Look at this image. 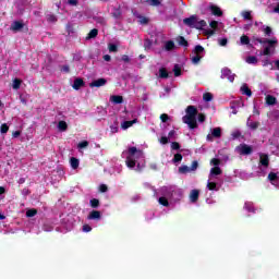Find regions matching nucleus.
I'll list each match as a JSON object with an SVG mask.
<instances>
[{
    "label": "nucleus",
    "mask_w": 279,
    "mask_h": 279,
    "mask_svg": "<svg viewBox=\"0 0 279 279\" xmlns=\"http://www.w3.org/2000/svg\"><path fill=\"white\" fill-rule=\"evenodd\" d=\"M186 114L182 118L183 123L189 125L190 130H196L197 128V107L191 105L185 110Z\"/></svg>",
    "instance_id": "obj_1"
},
{
    "label": "nucleus",
    "mask_w": 279,
    "mask_h": 279,
    "mask_svg": "<svg viewBox=\"0 0 279 279\" xmlns=\"http://www.w3.org/2000/svg\"><path fill=\"white\" fill-rule=\"evenodd\" d=\"M128 154L129 155L125 160L126 167H129V169H134V167H136V159L134 158V156L136 158H140V156H143V151L136 148V146H132L129 147Z\"/></svg>",
    "instance_id": "obj_2"
},
{
    "label": "nucleus",
    "mask_w": 279,
    "mask_h": 279,
    "mask_svg": "<svg viewBox=\"0 0 279 279\" xmlns=\"http://www.w3.org/2000/svg\"><path fill=\"white\" fill-rule=\"evenodd\" d=\"M184 25L187 27H192L194 29H204L206 27V21L199 20L197 15H191L190 17H185L183 20Z\"/></svg>",
    "instance_id": "obj_3"
},
{
    "label": "nucleus",
    "mask_w": 279,
    "mask_h": 279,
    "mask_svg": "<svg viewBox=\"0 0 279 279\" xmlns=\"http://www.w3.org/2000/svg\"><path fill=\"white\" fill-rule=\"evenodd\" d=\"M278 45V38L274 37L272 39H265L264 45L262 46L264 50L260 52V56H271L276 53V47Z\"/></svg>",
    "instance_id": "obj_4"
},
{
    "label": "nucleus",
    "mask_w": 279,
    "mask_h": 279,
    "mask_svg": "<svg viewBox=\"0 0 279 279\" xmlns=\"http://www.w3.org/2000/svg\"><path fill=\"white\" fill-rule=\"evenodd\" d=\"M193 53L195 54L194 57H192V62L194 64H199L201 60H202V53H204V47L202 45H197L195 46Z\"/></svg>",
    "instance_id": "obj_5"
},
{
    "label": "nucleus",
    "mask_w": 279,
    "mask_h": 279,
    "mask_svg": "<svg viewBox=\"0 0 279 279\" xmlns=\"http://www.w3.org/2000/svg\"><path fill=\"white\" fill-rule=\"evenodd\" d=\"M236 151L240 156H250L254 151V148L247 144H240L236 146Z\"/></svg>",
    "instance_id": "obj_6"
},
{
    "label": "nucleus",
    "mask_w": 279,
    "mask_h": 279,
    "mask_svg": "<svg viewBox=\"0 0 279 279\" xmlns=\"http://www.w3.org/2000/svg\"><path fill=\"white\" fill-rule=\"evenodd\" d=\"M221 80H228L229 82H234V74L232 73V70L228 68H223L221 70Z\"/></svg>",
    "instance_id": "obj_7"
},
{
    "label": "nucleus",
    "mask_w": 279,
    "mask_h": 279,
    "mask_svg": "<svg viewBox=\"0 0 279 279\" xmlns=\"http://www.w3.org/2000/svg\"><path fill=\"white\" fill-rule=\"evenodd\" d=\"M106 84H108V80L106 78H98L93 81L89 86L90 88H101V86H106Z\"/></svg>",
    "instance_id": "obj_8"
},
{
    "label": "nucleus",
    "mask_w": 279,
    "mask_h": 279,
    "mask_svg": "<svg viewBox=\"0 0 279 279\" xmlns=\"http://www.w3.org/2000/svg\"><path fill=\"white\" fill-rule=\"evenodd\" d=\"M23 27H25V24L21 21H14L11 26L10 29L11 32H21L23 29Z\"/></svg>",
    "instance_id": "obj_9"
},
{
    "label": "nucleus",
    "mask_w": 279,
    "mask_h": 279,
    "mask_svg": "<svg viewBox=\"0 0 279 279\" xmlns=\"http://www.w3.org/2000/svg\"><path fill=\"white\" fill-rule=\"evenodd\" d=\"M209 10L214 16H223V11H221V8H219L215 4H211L209 7Z\"/></svg>",
    "instance_id": "obj_10"
},
{
    "label": "nucleus",
    "mask_w": 279,
    "mask_h": 279,
    "mask_svg": "<svg viewBox=\"0 0 279 279\" xmlns=\"http://www.w3.org/2000/svg\"><path fill=\"white\" fill-rule=\"evenodd\" d=\"M86 83H84L83 78H75L72 85L74 90H80V88L84 87Z\"/></svg>",
    "instance_id": "obj_11"
},
{
    "label": "nucleus",
    "mask_w": 279,
    "mask_h": 279,
    "mask_svg": "<svg viewBox=\"0 0 279 279\" xmlns=\"http://www.w3.org/2000/svg\"><path fill=\"white\" fill-rule=\"evenodd\" d=\"M259 163L262 167H269V156L267 154H260Z\"/></svg>",
    "instance_id": "obj_12"
},
{
    "label": "nucleus",
    "mask_w": 279,
    "mask_h": 279,
    "mask_svg": "<svg viewBox=\"0 0 279 279\" xmlns=\"http://www.w3.org/2000/svg\"><path fill=\"white\" fill-rule=\"evenodd\" d=\"M87 219H89V220H99V219H101V211L92 210L89 213V215L87 216Z\"/></svg>",
    "instance_id": "obj_13"
},
{
    "label": "nucleus",
    "mask_w": 279,
    "mask_h": 279,
    "mask_svg": "<svg viewBox=\"0 0 279 279\" xmlns=\"http://www.w3.org/2000/svg\"><path fill=\"white\" fill-rule=\"evenodd\" d=\"M199 199V190H192L190 193V202L195 204Z\"/></svg>",
    "instance_id": "obj_14"
},
{
    "label": "nucleus",
    "mask_w": 279,
    "mask_h": 279,
    "mask_svg": "<svg viewBox=\"0 0 279 279\" xmlns=\"http://www.w3.org/2000/svg\"><path fill=\"white\" fill-rule=\"evenodd\" d=\"M175 49V43L173 40H168L165 43L163 50L165 51H173Z\"/></svg>",
    "instance_id": "obj_15"
},
{
    "label": "nucleus",
    "mask_w": 279,
    "mask_h": 279,
    "mask_svg": "<svg viewBox=\"0 0 279 279\" xmlns=\"http://www.w3.org/2000/svg\"><path fill=\"white\" fill-rule=\"evenodd\" d=\"M96 36H99V29L93 28L86 36L85 40H93Z\"/></svg>",
    "instance_id": "obj_16"
},
{
    "label": "nucleus",
    "mask_w": 279,
    "mask_h": 279,
    "mask_svg": "<svg viewBox=\"0 0 279 279\" xmlns=\"http://www.w3.org/2000/svg\"><path fill=\"white\" fill-rule=\"evenodd\" d=\"M159 78L160 80H169V72L167 71V68L159 69Z\"/></svg>",
    "instance_id": "obj_17"
},
{
    "label": "nucleus",
    "mask_w": 279,
    "mask_h": 279,
    "mask_svg": "<svg viewBox=\"0 0 279 279\" xmlns=\"http://www.w3.org/2000/svg\"><path fill=\"white\" fill-rule=\"evenodd\" d=\"M58 129L60 130V132H66V130H69V124H66V121L61 120L58 123Z\"/></svg>",
    "instance_id": "obj_18"
},
{
    "label": "nucleus",
    "mask_w": 279,
    "mask_h": 279,
    "mask_svg": "<svg viewBox=\"0 0 279 279\" xmlns=\"http://www.w3.org/2000/svg\"><path fill=\"white\" fill-rule=\"evenodd\" d=\"M277 99L272 95L266 96V104L267 106H276Z\"/></svg>",
    "instance_id": "obj_19"
},
{
    "label": "nucleus",
    "mask_w": 279,
    "mask_h": 279,
    "mask_svg": "<svg viewBox=\"0 0 279 279\" xmlns=\"http://www.w3.org/2000/svg\"><path fill=\"white\" fill-rule=\"evenodd\" d=\"M136 121H137L136 119L131 120V121H124L121 124L122 130H128L129 128H132V125H134V123H136Z\"/></svg>",
    "instance_id": "obj_20"
},
{
    "label": "nucleus",
    "mask_w": 279,
    "mask_h": 279,
    "mask_svg": "<svg viewBox=\"0 0 279 279\" xmlns=\"http://www.w3.org/2000/svg\"><path fill=\"white\" fill-rule=\"evenodd\" d=\"M246 125L251 130H258V128H260V122H250V118H248L247 122H246Z\"/></svg>",
    "instance_id": "obj_21"
},
{
    "label": "nucleus",
    "mask_w": 279,
    "mask_h": 279,
    "mask_svg": "<svg viewBox=\"0 0 279 279\" xmlns=\"http://www.w3.org/2000/svg\"><path fill=\"white\" fill-rule=\"evenodd\" d=\"M177 43H179L180 47H189V41L186 38H184V36H179L177 38Z\"/></svg>",
    "instance_id": "obj_22"
},
{
    "label": "nucleus",
    "mask_w": 279,
    "mask_h": 279,
    "mask_svg": "<svg viewBox=\"0 0 279 279\" xmlns=\"http://www.w3.org/2000/svg\"><path fill=\"white\" fill-rule=\"evenodd\" d=\"M241 45H248L250 47H254L252 44H250V37L247 35H242L240 37Z\"/></svg>",
    "instance_id": "obj_23"
},
{
    "label": "nucleus",
    "mask_w": 279,
    "mask_h": 279,
    "mask_svg": "<svg viewBox=\"0 0 279 279\" xmlns=\"http://www.w3.org/2000/svg\"><path fill=\"white\" fill-rule=\"evenodd\" d=\"M172 71L174 73V77H180V75H182V68L180 64H174Z\"/></svg>",
    "instance_id": "obj_24"
},
{
    "label": "nucleus",
    "mask_w": 279,
    "mask_h": 279,
    "mask_svg": "<svg viewBox=\"0 0 279 279\" xmlns=\"http://www.w3.org/2000/svg\"><path fill=\"white\" fill-rule=\"evenodd\" d=\"M70 165H71L72 169H78V167H80V159H77L75 157H72L70 159Z\"/></svg>",
    "instance_id": "obj_25"
},
{
    "label": "nucleus",
    "mask_w": 279,
    "mask_h": 279,
    "mask_svg": "<svg viewBox=\"0 0 279 279\" xmlns=\"http://www.w3.org/2000/svg\"><path fill=\"white\" fill-rule=\"evenodd\" d=\"M242 94L246 95V97H252V89L247 85L241 87Z\"/></svg>",
    "instance_id": "obj_26"
},
{
    "label": "nucleus",
    "mask_w": 279,
    "mask_h": 279,
    "mask_svg": "<svg viewBox=\"0 0 279 279\" xmlns=\"http://www.w3.org/2000/svg\"><path fill=\"white\" fill-rule=\"evenodd\" d=\"M110 99L113 104H122L123 102V96L113 95V96H111Z\"/></svg>",
    "instance_id": "obj_27"
},
{
    "label": "nucleus",
    "mask_w": 279,
    "mask_h": 279,
    "mask_svg": "<svg viewBox=\"0 0 279 279\" xmlns=\"http://www.w3.org/2000/svg\"><path fill=\"white\" fill-rule=\"evenodd\" d=\"M214 138H221V128H215L211 132Z\"/></svg>",
    "instance_id": "obj_28"
},
{
    "label": "nucleus",
    "mask_w": 279,
    "mask_h": 279,
    "mask_svg": "<svg viewBox=\"0 0 279 279\" xmlns=\"http://www.w3.org/2000/svg\"><path fill=\"white\" fill-rule=\"evenodd\" d=\"M222 171L219 167H214L210 169V175H221Z\"/></svg>",
    "instance_id": "obj_29"
},
{
    "label": "nucleus",
    "mask_w": 279,
    "mask_h": 279,
    "mask_svg": "<svg viewBox=\"0 0 279 279\" xmlns=\"http://www.w3.org/2000/svg\"><path fill=\"white\" fill-rule=\"evenodd\" d=\"M246 62L247 64H257L258 63V58L254 57V56H250L246 58Z\"/></svg>",
    "instance_id": "obj_30"
},
{
    "label": "nucleus",
    "mask_w": 279,
    "mask_h": 279,
    "mask_svg": "<svg viewBox=\"0 0 279 279\" xmlns=\"http://www.w3.org/2000/svg\"><path fill=\"white\" fill-rule=\"evenodd\" d=\"M21 83H22L21 78H14L12 88L14 90H19V88H21Z\"/></svg>",
    "instance_id": "obj_31"
},
{
    "label": "nucleus",
    "mask_w": 279,
    "mask_h": 279,
    "mask_svg": "<svg viewBox=\"0 0 279 279\" xmlns=\"http://www.w3.org/2000/svg\"><path fill=\"white\" fill-rule=\"evenodd\" d=\"M137 19H140L138 23L141 25H148L149 24V19H147L146 16L138 15Z\"/></svg>",
    "instance_id": "obj_32"
},
{
    "label": "nucleus",
    "mask_w": 279,
    "mask_h": 279,
    "mask_svg": "<svg viewBox=\"0 0 279 279\" xmlns=\"http://www.w3.org/2000/svg\"><path fill=\"white\" fill-rule=\"evenodd\" d=\"M99 199L98 198H92L89 201V206H92V208H99Z\"/></svg>",
    "instance_id": "obj_33"
},
{
    "label": "nucleus",
    "mask_w": 279,
    "mask_h": 279,
    "mask_svg": "<svg viewBox=\"0 0 279 279\" xmlns=\"http://www.w3.org/2000/svg\"><path fill=\"white\" fill-rule=\"evenodd\" d=\"M182 154H180V153H177L175 155H174V157H173V159H172V162L174 163V165H178V162H182Z\"/></svg>",
    "instance_id": "obj_34"
},
{
    "label": "nucleus",
    "mask_w": 279,
    "mask_h": 279,
    "mask_svg": "<svg viewBox=\"0 0 279 279\" xmlns=\"http://www.w3.org/2000/svg\"><path fill=\"white\" fill-rule=\"evenodd\" d=\"M242 16L244 21H252V11H243Z\"/></svg>",
    "instance_id": "obj_35"
},
{
    "label": "nucleus",
    "mask_w": 279,
    "mask_h": 279,
    "mask_svg": "<svg viewBox=\"0 0 279 279\" xmlns=\"http://www.w3.org/2000/svg\"><path fill=\"white\" fill-rule=\"evenodd\" d=\"M9 131H10V126L8 125V123L1 124L0 126L1 134H8Z\"/></svg>",
    "instance_id": "obj_36"
},
{
    "label": "nucleus",
    "mask_w": 279,
    "mask_h": 279,
    "mask_svg": "<svg viewBox=\"0 0 279 279\" xmlns=\"http://www.w3.org/2000/svg\"><path fill=\"white\" fill-rule=\"evenodd\" d=\"M263 32L265 34V36H271V34H274V31L271 29V26H264Z\"/></svg>",
    "instance_id": "obj_37"
},
{
    "label": "nucleus",
    "mask_w": 279,
    "mask_h": 279,
    "mask_svg": "<svg viewBox=\"0 0 279 279\" xmlns=\"http://www.w3.org/2000/svg\"><path fill=\"white\" fill-rule=\"evenodd\" d=\"M159 204L161 205V206H166V207H169V201L167 199V197H165V196H161V197H159Z\"/></svg>",
    "instance_id": "obj_38"
},
{
    "label": "nucleus",
    "mask_w": 279,
    "mask_h": 279,
    "mask_svg": "<svg viewBox=\"0 0 279 279\" xmlns=\"http://www.w3.org/2000/svg\"><path fill=\"white\" fill-rule=\"evenodd\" d=\"M208 191H218L216 182H208L207 183Z\"/></svg>",
    "instance_id": "obj_39"
},
{
    "label": "nucleus",
    "mask_w": 279,
    "mask_h": 279,
    "mask_svg": "<svg viewBox=\"0 0 279 279\" xmlns=\"http://www.w3.org/2000/svg\"><path fill=\"white\" fill-rule=\"evenodd\" d=\"M36 215H38V210L36 209H28L26 211V217H36Z\"/></svg>",
    "instance_id": "obj_40"
},
{
    "label": "nucleus",
    "mask_w": 279,
    "mask_h": 279,
    "mask_svg": "<svg viewBox=\"0 0 279 279\" xmlns=\"http://www.w3.org/2000/svg\"><path fill=\"white\" fill-rule=\"evenodd\" d=\"M58 21V17H56L54 14H48L47 15V22L48 23H56Z\"/></svg>",
    "instance_id": "obj_41"
},
{
    "label": "nucleus",
    "mask_w": 279,
    "mask_h": 279,
    "mask_svg": "<svg viewBox=\"0 0 279 279\" xmlns=\"http://www.w3.org/2000/svg\"><path fill=\"white\" fill-rule=\"evenodd\" d=\"M109 51L111 53H117L119 51V47L117 45H114V44H110L109 45Z\"/></svg>",
    "instance_id": "obj_42"
},
{
    "label": "nucleus",
    "mask_w": 279,
    "mask_h": 279,
    "mask_svg": "<svg viewBox=\"0 0 279 279\" xmlns=\"http://www.w3.org/2000/svg\"><path fill=\"white\" fill-rule=\"evenodd\" d=\"M268 180H270V182H276L278 180V174H276V172H270L268 174Z\"/></svg>",
    "instance_id": "obj_43"
},
{
    "label": "nucleus",
    "mask_w": 279,
    "mask_h": 279,
    "mask_svg": "<svg viewBox=\"0 0 279 279\" xmlns=\"http://www.w3.org/2000/svg\"><path fill=\"white\" fill-rule=\"evenodd\" d=\"M210 165H213L214 167H219V165H221V159L219 158H213L210 160Z\"/></svg>",
    "instance_id": "obj_44"
},
{
    "label": "nucleus",
    "mask_w": 279,
    "mask_h": 279,
    "mask_svg": "<svg viewBox=\"0 0 279 279\" xmlns=\"http://www.w3.org/2000/svg\"><path fill=\"white\" fill-rule=\"evenodd\" d=\"M189 171H191V168H189V166H181L179 168V173H189Z\"/></svg>",
    "instance_id": "obj_45"
},
{
    "label": "nucleus",
    "mask_w": 279,
    "mask_h": 279,
    "mask_svg": "<svg viewBox=\"0 0 279 279\" xmlns=\"http://www.w3.org/2000/svg\"><path fill=\"white\" fill-rule=\"evenodd\" d=\"M203 99H204V101H206V102L210 101V100L213 99V94H211V93H205V94L203 95Z\"/></svg>",
    "instance_id": "obj_46"
},
{
    "label": "nucleus",
    "mask_w": 279,
    "mask_h": 279,
    "mask_svg": "<svg viewBox=\"0 0 279 279\" xmlns=\"http://www.w3.org/2000/svg\"><path fill=\"white\" fill-rule=\"evenodd\" d=\"M146 3H149V5L158 7L160 5V0H146Z\"/></svg>",
    "instance_id": "obj_47"
},
{
    "label": "nucleus",
    "mask_w": 279,
    "mask_h": 279,
    "mask_svg": "<svg viewBox=\"0 0 279 279\" xmlns=\"http://www.w3.org/2000/svg\"><path fill=\"white\" fill-rule=\"evenodd\" d=\"M197 167H199V163L197 162V160H194L190 167V170L197 171Z\"/></svg>",
    "instance_id": "obj_48"
},
{
    "label": "nucleus",
    "mask_w": 279,
    "mask_h": 279,
    "mask_svg": "<svg viewBox=\"0 0 279 279\" xmlns=\"http://www.w3.org/2000/svg\"><path fill=\"white\" fill-rule=\"evenodd\" d=\"M253 43H258L259 45H265V39L259 38V37H253Z\"/></svg>",
    "instance_id": "obj_49"
},
{
    "label": "nucleus",
    "mask_w": 279,
    "mask_h": 279,
    "mask_svg": "<svg viewBox=\"0 0 279 279\" xmlns=\"http://www.w3.org/2000/svg\"><path fill=\"white\" fill-rule=\"evenodd\" d=\"M160 121H161L162 123H167V122L169 121V114L162 113V114L160 116Z\"/></svg>",
    "instance_id": "obj_50"
},
{
    "label": "nucleus",
    "mask_w": 279,
    "mask_h": 279,
    "mask_svg": "<svg viewBox=\"0 0 279 279\" xmlns=\"http://www.w3.org/2000/svg\"><path fill=\"white\" fill-rule=\"evenodd\" d=\"M85 147H88V141H83L78 143L80 149H85Z\"/></svg>",
    "instance_id": "obj_51"
},
{
    "label": "nucleus",
    "mask_w": 279,
    "mask_h": 279,
    "mask_svg": "<svg viewBox=\"0 0 279 279\" xmlns=\"http://www.w3.org/2000/svg\"><path fill=\"white\" fill-rule=\"evenodd\" d=\"M99 192H100V193H108V185H106V184H100V185H99Z\"/></svg>",
    "instance_id": "obj_52"
},
{
    "label": "nucleus",
    "mask_w": 279,
    "mask_h": 279,
    "mask_svg": "<svg viewBox=\"0 0 279 279\" xmlns=\"http://www.w3.org/2000/svg\"><path fill=\"white\" fill-rule=\"evenodd\" d=\"M171 149H173V150L180 149V143H178V142H172V143H171Z\"/></svg>",
    "instance_id": "obj_53"
},
{
    "label": "nucleus",
    "mask_w": 279,
    "mask_h": 279,
    "mask_svg": "<svg viewBox=\"0 0 279 279\" xmlns=\"http://www.w3.org/2000/svg\"><path fill=\"white\" fill-rule=\"evenodd\" d=\"M197 119L199 123H204V121H206V116L204 113H198Z\"/></svg>",
    "instance_id": "obj_54"
},
{
    "label": "nucleus",
    "mask_w": 279,
    "mask_h": 279,
    "mask_svg": "<svg viewBox=\"0 0 279 279\" xmlns=\"http://www.w3.org/2000/svg\"><path fill=\"white\" fill-rule=\"evenodd\" d=\"M159 143H161V145H167V144L169 143V137L162 136V137L159 140Z\"/></svg>",
    "instance_id": "obj_55"
},
{
    "label": "nucleus",
    "mask_w": 279,
    "mask_h": 279,
    "mask_svg": "<svg viewBox=\"0 0 279 279\" xmlns=\"http://www.w3.org/2000/svg\"><path fill=\"white\" fill-rule=\"evenodd\" d=\"M209 25H210V28H211V29H217V27L219 26V22H217V21H211V22L209 23Z\"/></svg>",
    "instance_id": "obj_56"
},
{
    "label": "nucleus",
    "mask_w": 279,
    "mask_h": 279,
    "mask_svg": "<svg viewBox=\"0 0 279 279\" xmlns=\"http://www.w3.org/2000/svg\"><path fill=\"white\" fill-rule=\"evenodd\" d=\"M61 71H62L63 73H71V68H70L69 65H62V66H61Z\"/></svg>",
    "instance_id": "obj_57"
},
{
    "label": "nucleus",
    "mask_w": 279,
    "mask_h": 279,
    "mask_svg": "<svg viewBox=\"0 0 279 279\" xmlns=\"http://www.w3.org/2000/svg\"><path fill=\"white\" fill-rule=\"evenodd\" d=\"M93 230V227L89 225H84L83 226V232H90Z\"/></svg>",
    "instance_id": "obj_58"
},
{
    "label": "nucleus",
    "mask_w": 279,
    "mask_h": 279,
    "mask_svg": "<svg viewBox=\"0 0 279 279\" xmlns=\"http://www.w3.org/2000/svg\"><path fill=\"white\" fill-rule=\"evenodd\" d=\"M219 45H220V47H226V45H228V38H221L219 40Z\"/></svg>",
    "instance_id": "obj_59"
},
{
    "label": "nucleus",
    "mask_w": 279,
    "mask_h": 279,
    "mask_svg": "<svg viewBox=\"0 0 279 279\" xmlns=\"http://www.w3.org/2000/svg\"><path fill=\"white\" fill-rule=\"evenodd\" d=\"M232 138H240L241 136V131H235L231 134Z\"/></svg>",
    "instance_id": "obj_60"
},
{
    "label": "nucleus",
    "mask_w": 279,
    "mask_h": 279,
    "mask_svg": "<svg viewBox=\"0 0 279 279\" xmlns=\"http://www.w3.org/2000/svg\"><path fill=\"white\" fill-rule=\"evenodd\" d=\"M120 16H121V11L120 10H116V12L112 13L113 19H119Z\"/></svg>",
    "instance_id": "obj_61"
},
{
    "label": "nucleus",
    "mask_w": 279,
    "mask_h": 279,
    "mask_svg": "<svg viewBox=\"0 0 279 279\" xmlns=\"http://www.w3.org/2000/svg\"><path fill=\"white\" fill-rule=\"evenodd\" d=\"M12 136H13V138H19V136H21V131H14L12 133Z\"/></svg>",
    "instance_id": "obj_62"
},
{
    "label": "nucleus",
    "mask_w": 279,
    "mask_h": 279,
    "mask_svg": "<svg viewBox=\"0 0 279 279\" xmlns=\"http://www.w3.org/2000/svg\"><path fill=\"white\" fill-rule=\"evenodd\" d=\"M122 62H130V57L128 54H123Z\"/></svg>",
    "instance_id": "obj_63"
},
{
    "label": "nucleus",
    "mask_w": 279,
    "mask_h": 279,
    "mask_svg": "<svg viewBox=\"0 0 279 279\" xmlns=\"http://www.w3.org/2000/svg\"><path fill=\"white\" fill-rule=\"evenodd\" d=\"M274 12H275V14H279V2H278L277 5L274 8Z\"/></svg>",
    "instance_id": "obj_64"
}]
</instances>
